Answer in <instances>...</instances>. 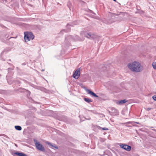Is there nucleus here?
Wrapping results in <instances>:
<instances>
[{"mask_svg": "<svg viewBox=\"0 0 156 156\" xmlns=\"http://www.w3.org/2000/svg\"><path fill=\"white\" fill-rule=\"evenodd\" d=\"M94 35V34H91L89 33H87L86 35V37L88 38H93L94 37L93 36Z\"/></svg>", "mask_w": 156, "mask_h": 156, "instance_id": "10", "label": "nucleus"}, {"mask_svg": "<svg viewBox=\"0 0 156 156\" xmlns=\"http://www.w3.org/2000/svg\"><path fill=\"white\" fill-rule=\"evenodd\" d=\"M152 66L153 68L156 69V62H154L152 63Z\"/></svg>", "mask_w": 156, "mask_h": 156, "instance_id": "13", "label": "nucleus"}, {"mask_svg": "<svg viewBox=\"0 0 156 156\" xmlns=\"http://www.w3.org/2000/svg\"><path fill=\"white\" fill-rule=\"evenodd\" d=\"M34 37V35L31 32L24 33V39L26 42L33 40Z\"/></svg>", "mask_w": 156, "mask_h": 156, "instance_id": "2", "label": "nucleus"}, {"mask_svg": "<svg viewBox=\"0 0 156 156\" xmlns=\"http://www.w3.org/2000/svg\"><path fill=\"white\" fill-rule=\"evenodd\" d=\"M15 129L18 130H20L22 129V128L20 126H15Z\"/></svg>", "mask_w": 156, "mask_h": 156, "instance_id": "12", "label": "nucleus"}, {"mask_svg": "<svg viewBox=\"0 0 156 156\" xmlns=\"http://www.w3.org/2000/svg\"><path fill=\"white\" fill-rule=\"evenodd\" d=\"M120 146L121 148L128 151H130L131 149V147L130 146L126 144H120Z\"/></svg>", "mask_w": 156, "mask_h": 156, "instance_id": "5", "label": "nucleus"}, {"mask_svg": "<svg viewBox=\"0 0 156 156\" xmlns=\"http://www.w3.org/2000/svg\"><path fill=\"white\" fill-rule=\"evenodd\" d=\"M15 154L18 156H27V155L22 153L16 152Z\"/></svg>", "mask_w": 156, "mask_h": 156, "instance_id": "9", "label": "nucleus"}, {"mask_svg": "<svg viewBox=\"0 0 156 156\" xmlns=\"http://www.w3.org/2000/svg\"><path fill=\"white\" fill-rule=\"evenodd\" d=\"M84 100L86 102L88 103H90L92 101V100H91V99L89 98H84Z\"/></svg>", "mask_w": 156, "mask_h": 156, "instance_id": "11", "label": "nucleus"}, {"mask_svg": "<svg viewBox=\"0 0 156 156\" xmlns=\"http://www.w3.org/2000/svg\"><path fill=\"white\" fill-rule=\"evenodd\" d=\"M127 66L131 71L135 72L141 71L143 68L140 63L136 61L128 63Z\"/></svg>", "mask_w": 156, "mask_h": 156, "instance_id": "1", "label": "nucleus"}, {"mask_svg": "<svg viewBox=\"0 0 156 156\" xmlns=\"http://www.w3.org/2000/svg\"><path fill=\"white\" fill-rule=\"evenodd\" d=\"M46 144H47L51 146L52 147H54L56 149L58 148L57 146H56V145H55V144L53 145L52 144H51V143H50L48 142H46Z\"/></svg>", "mask_w": 156, "mask_h": 156, "instance_id": "7", "label": "nucleus"}, {"mask_svg": "<svg viewBox=\"0 0 156 156\" xmlns=\"http://www.w3.org/2000/svg\"><path fill=\"white\" fill-rule=\"evenodd\" d=\"M80 75V69H76L73 73V76L75 79H78Z\"/></svg>", "mask_w": 156, "mask_h": 156, "instance_id": "4", "label": "nucleus"}, {"mask_svg": "<svg viewBox=\"0 0 156 156\" xmlns=\"http://www.w3.org/2000/svg\"><path fill=\"white\" fill-rule=\"evenodd\" d=\"M115 2H116V0H113Z\"/></svg>", "mask_w": 156, "mask_h": 156, "instance_id": "17", "label": "nucleus"}, {"mask_svg": "<svg viewBox=\"0 0 156 156\" xmlns=\"http://www.w3.org/2000/svg\"><path fill=\"white\" fill-rule=\"evenodd\" d=\"M34 141L36 147L37 149L42 151H45L44 147L37 140H34Z\"/></svg>", "mask_w": 156, "mask_h": 156, "instance_id": "3", "label": "nucleus"}, {"mask_svg": "<svg viewBox=\"0 0 156 156\" xmlns=\"http://www.w3.org/2000/svg\"><path fill=\"white\" fill-rule=\"evenodd\" d=\"M152 98L154 100L156 101V95L153 96Z\"/></svg>", "mask_w": 156, "mask_h": 156, "instance_id": "14", "label": "nucleus"}, {"mask_svg": "<svg viewBox=\"0 0 156 156\" xmlns=\"http://www.w3.org/2000/svg\"><path fill=\"white\" fill-rule=\"evenodd\" d=\"M147 111H149L151 109V108H145Z\"/></svg>", "mask_w": 156, "mask_h": 156, "instance_id": "15", "label": "nucleus"}, {"mask_svg": "<svg viewBox=\"0 0 156 156\" xmlns=\"http://www.w3.org/2000/svg\"><path fill=\"white\" fill-rule=\"evenodd\" d=\"M102 129L104 130H107L108 129V128H102Z\"/></svg>", "mask_w": 156, "mask_h": 156, "instance_id": "16", "label": "nucleus"}, {"mask_svg": "<svg viewBox=\"0 0 156 156\" xmlns=\"http://www.w3.org/2000/svg\"><path fill=\"white\" fill-rule=\"evenodd\" d=\"M127 102V101H126V100L124 99L123 100L119 101L117 103V104L119 105H121L124 103H126Z\"/></svg>", "mask_w": 156, "mask_h": 156, "instance_id": "8", "label": "nucleus"}, {"mask_svg": "<svg viewBox=\"0 0 156 156\" xmlns=\"http://www.w3.org/2000/svg\"><path fill=\"white\" fill-rule=\"evenodd\" d=\"M86 91L88 93V94L93 96L95 97H98V96L95 93L92 92L89 90L87 89Z\"/></svg>", "mask_w": 156, "mask_h": 156, "instance_id": "6", "label": "nucleus"}]
</instances>
